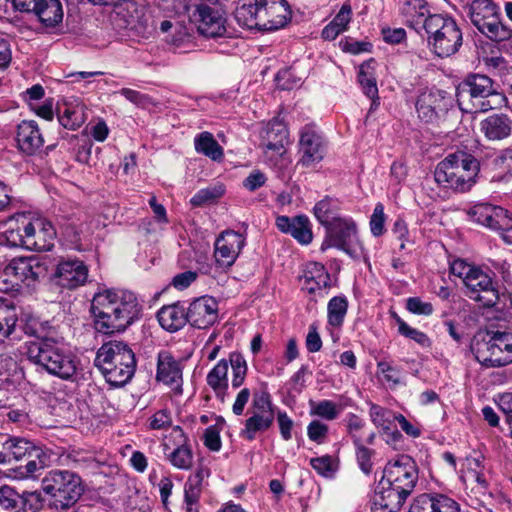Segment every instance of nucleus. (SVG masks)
Instances as JSON below:
<instances>
[{
    "label": "nucleus",
    "mask_w": 512,
    "mask_h": 512,
    "mask_svg": "<svg viewBox=\"0 0 512 512\" xmlns=\"http://www.w3.org/2000/svg\"><path fill=\"white\" fill-rule=\"evenodd\" d=\"M494 164L496 167L503 171L512 170V148H507L501 151V153L495 158Z\"/></svg>",
    "instance_id": "nucleus-64"
},
{
    "label": "nucleus",
    "mask_w": 512,
    "mask_h": 512,
    "mask_svg": "<svg viewBox=\"0 0 512 512\" xmlns=\"http://www.w3.org/2000/svg\"><path fill=\"white\" fill-rule=\"evenodd\" d=\"M195 150L214 161H219L223 158V148L214 139L210 132H202L196 136L194 140Z\"/></svg>",
    "instance_id": "nucleus-36"
},
{
    "label": "nucleus",
    "mask_w": 512,
    "mask_h": 512,
    "mask_svg": "<svg viewBox=\"0 0 512 512\" xmlns=\"http://www.w3.org/2000/svg\"><path fill=\"white\" fill-rule=\"evenodd\" d=\"M94 364L113 386L126 384L136 369L134 352L126 343L120 341L104 343L97 351Z\"/></svg>",
    "instance_id": "nucleus-6"
},
{
    "label": "nucleus",
    "mask_w": 512,
    "mask_h": 512,
    "mask_svg": "<svg viewBox=\"0 0 512 512\" xmlns=\"http://www.w3.org/2000/svg\"><path fill=\"white\" fill-rule=\"evenodd\" d=\"M353 443L356 447V456L360 469L365 474H369L372 471L371 457L373 450L365 447L358 437H354Z\"/></svg>",
    "instance_id": "nucleus-52"
},
{
    "label": "nucleus",
    "mask_w": 512,
    "mask_h": 512,
    "mask_svg": "<svg viewBox=\"0 0 512 512\" xmlns=\"http://www.w3.org/2000/svg\"><path fill=\"white\" fill-rule=\"evenodd\" d=\"M274 422V416L270 414H257L252 412V415L246 419L245 427L241 430L240 436L248 441H253L258 432L268 430Z\"/></svg>",
    "instance_id": "nucleus-35"
},
{
    "label": "nucleus",
    "mask_w": 512,
    "mask_h": 512,
    "mask_svg": "<svg viewBox=\"0 0 512 512\" xmlns=\"http://www.w3.org/2000/svg\"><path fill=\"white\" fill-rule=\"evenodd\" d=\"M186 311L190 325L206 329L217 321L218 303L213 297L202 296L192 301Z\"/></svg>",
    "instance_id": "nucleus-21"
},
{
    "label": "nucleus",
    "mask_w": 512,
    "mask_h": 512,
    "mask_svg": "<svg viewBox=\"0 0 512 512\" xmlns=\"http://www.w3.org/2000/svg\"><path fill=\"white\" fill-rule=\"evenodd\" d=\"M406 308L409 312L417 315L429 316L433 313V305L430 302H424L419 297H410L406 300Z\"/></svg>",
    "instance_id": "nucleus-56"
},
{
    "label": "nucleus",
    "mask_w": 512,
    "mask_h": 512,
    "mask_svg": "<svg viewBox=\"0 0 512 512\" xmlns=\"http://www.w3.org/2000/svg\"><path fill=\"white\" fill-rule=\"evenodd\" d=\"M234 15L248 29L275 31L289 23L292 11L286 0H239Z\"/></svg>",
    "instance_id": "nucleus-4"
},
{
    "label": "nucleus",
    "mask_w": 512,
    "mask_h": 512,
    "mask_svg": "<svg viewBox=\"0 0 512 512\" xmlns=\"http://www.w3.org/2000/svg\"><path fill=\"white\" fill-rule=\"evenodd\" d=\"M18 318L14 309L0 308V336L8 338L13 334Z\"/></svg>",
    "instance_id": "nucleus-51"
},
{
    "label": "nucleus",
    "mask_w": 512,
    "mask_h": 512,
    "mask_svg": "<svg viewBox=\"0 0 512 512\" xmlns=\"http://www.w3.org/2000/svg\"><path fill=\"white\" fill-rule=\"evenodd\" d=\"M326 230L321 250L335 247L352 257L357 256L356 247L359 245L357 226L351 218L335 219Z\"/></svg>",
    "instance_id": "nucleus-14"
},
{
    "label": "nucleus",
    "mask_w": 512,
    "mask_h": 512,
    "mask_svg": "<svg viewBox=\"0 0 512 512\" xmlns=\"http://www.w3.org/2000/svg\"><path fill=\"white\" fill-rule=\"evenodd\" d=\"M483 64L489 73L502 75L507 71L508 62L501 55H490L483 57Z\"/></svg>",
    "instance_id": "nucleus-54"
},
{
    "label": "nucleus",
    "mask_w": 512,
    "mask_h": 512,
    "mask_svg": "<svg viewBox=\"0 0 512 512\" xmlns=\"http://www.w3.org/2000/svg\"><path fill=\"white\" fill-rule=\"evenodd\" d=\"M464 284L467 288V296L484 307H493L499 300V292L492 278L479 268H476L465 277Z\"/></svg>",
    "instance_id": "nucleus-15"
},
{
    "label": "nucleus",
    "mask_w": 512,
    "mask_h": 512,
    "mask_svg": "<svg viewBox=\"0 0 512 512\" xmlns=\"http://www.w3.org/2000/svg\"><path fill=\"white\" fill-rule=\"evenodd\" d=\"M23 237L26 239V249L49 251L54 246L56 230L50 221L38 218L24 226Z\"/></svg>",
    "instance_id": "nucleus-18"
},
{
    "label": "nucleus",
    "mask_w": 512,
    "mask_h": 512,
    "mask_svg": "<svg viewBox=\"0 0 512 512\" xmlns=\"http://www.w3.org/2000/svg\"><path fill=\"white\" fill-rule=\"evenodd\" d=\"M54 276L58 285L74 289L85 284L88 277V268L83 261L67 259L57 265Z\"/></svg>",
    "instance_id": "nucleus-24"
},
{
    "label": "nucleus",
    "mask_w": 512,
    "mask_h": 512,
    "mask_svg": "<svg viewBox=\"0 0 512 512\" xmlns=\"http://www.w3.org/2000/svg\"><path fill=\"white\" fill-rule=\"evenodd\" d=\"M117 93L139 107L146 108L152 104V99L148 95L130 88H122Z\"/></svg>",
    "instance_id": "nucleus-59"
},
{
    "label": "nucleus",
    "mask_w": 512,
    "mask_h": 512,
    "mask_svg": "<svg viewBox=\"0 0 512 512\" xmlns=\"http://www.w3.org/2000/svg\"><path fill=\"white\" fill-rule=\"evenodd\" d=\"M244 245L245 237L242 234L233 230L222 232L215 242L214 257L217 264L222 267L233 265Z\"/></svg>",
    "instance_id": "nucleus-19"
},
{
    "label": "nucleus",
    "mask_w": 512,
    "mask_h": 512,
    "mask_svg": "<svg viewBox=\"0 0 512 512\" xmlns=\"http://www.w3.org/2000/svg\"><path fill=\"white\" fill-rule=\"evenodd\" d=\"M384 206L382 203H377L370 217V230L373 236L379 237L385 232Z\"/></svg>",
    "instance_id": "nucleus-53"
},
{
    "label": "nucleus",
    "mask_w": 512,
    "mask_h": 512,
    "mask_svg": "<svg viewBox=\"0 0 512 512\" xmlns=\"http://www.w3.org/2000/svg\"><path fill=\"white\" fill-rule=\"evenodd\" d=\"M49 266L50 260L47 257H16L5 266L4 275L17 285L31 287L47 276Z\"/></svg>",
    "instance_id": "nucleus-12"
},
{
    "label": "nucleus",
    "mask_w": 512,
    "mask_h": 512,
    "mask_svg": "<svg viewBox=\"0 0 512 512\" xmlns=\"http://www.w3.org/2000/svg\"><path fill=\"white\" fill-rule=\"evenodd\" d=\"M172 425L171 413L167 409H162L153 414L150 418V428L159 430L167 429Z\"/></svg>",
    "instance_id": "nucleus-61"
},
{
    "label": "nucleus",
    "mask_w": 512,
    "mask_h": 512,
    "mask_svg": "<svg viewBox=\"0 0 512 512\" xmlns=\"http://www.w3.org/2000/svg\"><path fill=\"white\" fill-rule=\"evenodd\" d=\"M209 475V468L204 466L203 464H199L195 473L189 476L188 480L186 481L184 491L193 492L201 495L202 482L205 478H208Z\"/></svg>",
    "instance_id": "nucleus-49"
},
{
    "label": "nucleus",
    "mask_w": 512,
    "mask_h": 512,
    "mask_svg": "<svg viewBox=\"0 0 512 512\" xmlns=\"http://www.w3.org/2000/svg\"><path fill=\"white\" fill-rule=\"evenodd\" d=\"M59 123L66 129L76 130L85 121L84 109L66 107L64 111L58 108Z\"/></svg>",
    "instance_id": "nucleus-45"
},
{
    "label": "nucleus",
    "mask_w": 512,
    "mask_h": 512,
    "mask_svg": "<svg viewBox=\"0 0 512 512\" xmlns=\"http://www.w3.org/2000/svg\"><path fill=\"white\" fill-rule=\"evenodd\" d=\"M194 16L198 22V31L204 37L214 39L231 38V33L225 26L226 19L218 8L200 4L196 8Z\"/></svg>",
    "instance_id": "nucleus-17"
},
{
    "label": "nucleus",
    "mask_w": 512,
    "mask_h": 512,
    "mask_svg": "<svg viewBox=\"0 0 512 512\" xmlns=\"http://www.w3.org/2000/svg\"><path fill=\"white\" fill-rule=\"evenodd\" d=\"M23 376L17 361L7 354H0V379L7 383H15Z\"/></svg>",
    "instance_id": "nucleus-41"
},
{
    "label": "nucleus",
    "mask_w": 512,
    "mask_h": 512,
    "mask_svg": "<svg viewBox=\"0 0 512 512\" xmlns=\"http://www.w3.org/2000/svg\"><path fill=\"white\" fill-rule=\"evenodd\" d=\"M186 315V307L178 302L162 307L157 313V318L162 328L169 332H175L188 322Z\"/></svg>",
    "instance_id": "nucleus-32"
},
{
    "label": "nucleus",
    "mask_w": 512,
    "mask_h": 512,
    "mask_svg": "<svg viewBox=\"0 0 512 512\" xmlns=\"http://www.w3.org/2000/svg\"><path fill=\"white\" fill-rule=\"evenodd\" d=\"M253 412L257 414L265 413L274 416L273 405L269 393H262L253 398Z\"/></svg>",
    "instance_id": "nucleus-60"
},
{
    "label": "nucleus",
    "mask_w": 512,
    "mask_h": 512,
    "mask_svg": "<svg viewBox=\"0 0 512 512\" xmlns=\"http://www.w3.org/2000/svg\"><path fill=\"white\" fill-rule=\"evenodd\" d=\"M288 142V129L284 122L279 119L271 120L262 135V145L266 149L265 152L273 151L282 155Z\"/></svg>",
    "instance_id": "nucleus-31"
},
{
    "label": "nucleus",
    "mask_w": 512,
    "mask_h": 512,
    "mask_svg": "<svg viewBox=\"0 0 512 512\" xmlns=\"http://www.w3.org/2000/svg\"><path fill=\"white\" fill-rule=\"evenodd\" d=\"M485 227L495 231H508L512 229V215L508 210L498 207L491 206L487 220L485 221Z\"/></svg>",
    "instance_id": "nucleus-37"
},
{
    "label": "nucleus",
    "mask_w": 512,
    "mask_h": 512,
    "mask_svg": "<svg viewBox=\"0 0 512 512\" xmlns=\"http://www.w3.org/2000/svg\"><path fill=\"white\" fill-rule=\"evenodd\" d=\"M423 32L429 50L439 58L455 55L463 45V32L457 21L448 14H433Z\"/></svg>",
    "instance_id": "nucleus-8"
},
{
    "label": "nucleus",
    "mask_w": 512,
    "mask_h": 512,
    "mask_svg": "<svg viewBox=\"0 0 512 512\" xmlns=\"http://www.w3.org/2000/svg\"><path fill=\"white\" fill-rule=\"evenodd\" d=\"M156 380L172 387L177 394L182 393V367L169 351L162 350L157 355Z\"/></svg>",
    "instance_id": "nucleus-22"
},
{
    "label": "nucleus",
    "mask_w": 512,
    "mask_h": 512,
    "mask_svg": "<svg viewBox=\"0 0 512 512\" xmlns=\"http://www.w3.org/2000/svg\"><path fill=\"white\" fill-rule=\"evenodd\" d=\"M395 319L398 324V331L401 335L414 340L422 347H429L431 345L429 337L424 332L412 328L397 315H395Z\"/></svg>",
    "instance_id": "nucleus-47"
},
{
    "label": "nucleus",
    "mask_w": 512,
    "mask_h": 512,
    "mask_svg": "<svg viewBox=\"0 0 512 512\" xmlns=\"http://www.w3.org/2000/svg\"><path fill=\"white\" fill-rule=\"evenodd\" d=\"M409 494L380 480L375 491L372 512H399Z\"/></svg>",
    "instance_id": "nucleus-25"
},
{
    "label": "nucleus",
    "mask_w": 512,
    "mask_h": 512,
    "mask_svg": "<svg viewBox=\"0 0 512 512\" xmlns=\"http://www.w3.org/2000/svg\"><path fill=\"white\" fill-rule=\"evenodd\" d=\"M479 172L480 163L473 155L457 151L437 164L434 179L443 188L466 193L476 184Z\"/></svg>",
    "instance_id": "nucleus-5"
},
{
    "label": "nucleus",
    "mask_w": 512,
    "mask_h": 512,
    "mask_svg": "<svg viewBox=\"0 0 512 512\" xmlns=\"http://www.w3.org/2000/svg\"><path fill=\"white\" fill-rule=\"evenodd\" d=\"M302 290L309 294L324 297V289L328 287L330 275L323 264L318 262H309L306 264L303 275L299 278Z\"/></svg>",
    "instance_id": "nucleus-27"
},
{
    "label": "nucleus",
    "mask_w": 512,
    "mask_h": 512,
    "mask_svg": "<svg viewBox=\"0 0 512 512\" xmlns=\"http://www.w3.org/2000/svg\"><path fill=\"white\" fill-rule=\"evenodd\" d=\"M468 16L477 30L488 39L502 42L512 38V29L501 21V11L493 0H473Z\"/></svg>",
    "instance_id": "nucleus-11"
},
{
    "label": "nucleus",
    "mask_w": 512,
    "mask_h": 512,
    "mask_svg": "<svg viewBox=\"0 0 512 512\" xmlns=\"http://www.w3.org/2000/svg\"><path fill=\"white\" fill-rule=\"evenodd\" d=\"M408 512H461V507L447 495L423 493L412 501Z\"/></svg>",
    "instance_id": "nucleus-23"
},
{
    "label": "nucleus",
    "mask_w": 512,
    "mask_h": 512,
    "mask_svg": "<svg viewBox=\"0 0 512 512\" xmlns=\"http://www.w3.org/2000/svg\"><path fill=\"white\" fill-rule=\"evenodd\" d=\"M382 485H389L411 494L418 481V469L411 457L401 455L389 461L381 478Z\"/></svg>",
    "instance_id": "nucleus-13"
},
{
    "label": "nucleus",
    "mask_w": 512,
    "mask_h": 512,
    "mask_svg": "<svg viewBox=\"0 0 512 512\" xmlns=\"http://www.w3.org/2000/svg\"><path fill=\"white\" fill-rule=\"evenodd\" d=\"M328 434V426L318 420L309 423L307 435L311 441L321 444L325 441Z\"/></svg>",
    "instance_id": "nucleus-58"
},
{
    "label": "nucleus",
    "mask_w": 512,
    "mask_h": 512,
    "mask_svg": "<svg viewBox=\"0 0 512 512\" xmlns=\"http://www.w3.org/2000/svg\"><path fill=\"white\" fill-rule=\"evenodd\" d=\"M358 81L365 93L369 98L374 99L378 95V88L376 79L364 71V67L361 66Z\"/></svg>",
    "instance_id": "nucleus-55"
},
{
    "label": "nucleus",
    "mask_w": 512,
    "mask_h": 512,
    "mask_svg": "<svg viewBox=\"0 0 512 512\" xmlns=\"http://www.w3.org/2000/svg\"><path fill=\"white\" fill-rule=\"evenodd\" d=\"M310 464L319 474L323 476H328L334 471L332 458L328 455L312 458L310 460Z\"/></svg>",
    "instance_id": "nucleus-62"
},
{
    "label": "nucleus",
    "mask_w": 512,
    "mask_h": 512,
    "mask_svg": "<svg viewBox=\"0 0 512 512\" xmlns=\"http://www.w3.org/2000/svg\"><path fill=\"white\" fill-rule=\"evenodd\" d=\"M348 310V301L344 296H335L328 302L327 313L329 325L340 328Z\"/></svg>",
    "instance_id": "nucleus-38"
},
{
    "label": "nucleus",
    "mask_w": 512,
    "mask_h": 512,
    "mask_svg": "<svg viewBox=\"0 0 512 512\" xmlns=\"http://www.w3.org/2000/svg\"><path fill=\"white\" fill-rule=\"evenodd\" d=\"M299 153L298 165L306 168L315 166L325 155L323 137L312 128L305 127L300 135Z\"/></svg>",
    "instance_id": "nucleus-20"
},
{
    "label": "nucleus",
    "mask_w": 512,
    "mask_h": 512,
    "mask_svg": "<svg viewBox=\"0 0 512 512\" xmlns=\"http://www.w3.org/2000/svg\"><path fill=\"white\" fill-rule=\"evenodd\" d=\"M311 414L324 418L326 420H334L338 417L339 411L336 404L331 400H322L319 402H311Z\"/></svg>",
    "instance_id": "nucleus-50"
},
{
    "label": "nucleus",
    "mask_w": 512,
    "mask_h": 512,
    "mask_svg": "<svg viewBox=\"0 0 512 512\" xmlns=\"http://www.w3.org/2000/svg\"><path fill=\"white\" fill-rule=\"evenodd\" d=\"M480 131L489 141H502L512 133V119L504 113H493L480 122Z\"/></svg>",
    "instance_id": "nucleus-30"
},
{
    "label": "nucleus",
    "mask_w": 512,
    "mask_h": 512,
    "mask_svg": "<svg viewBox=\"0 0 512 512\" xmlns=\"http://www.w3.org/2000/svg\"><path fill=\"white\" fill-rule=\"evenodd\" d=\"M51 462V453L24 438H9L0 450V465L7 467L15 479L33 478Z\"/></svg>",
    "instance_id": "nucleus-3"
},
{
    "label": "nucleus",
    "mask_w": 512,
    "mask_h": 512,
    "mask_svg": "<svg viewBox=\"0 0 512 512\" xmlns=\"http://www.w3.org/2000/svg\"><path fill=\"white\" fill-rule=\"evenodd\" d=\"M267 177L259 170L252 171L243 181V186L248 191L253 192L266 183Z\"/></svg>",
    "instance_id": "nucleus-63"
},
{
    "label": "nucleus",
    "mask_w": 512,
    "mask_h": 512,
    "mask_svg": "<svg viewBox=\"0 0 512 512\" xmlns=\"http://www.w3.org/2000/svg\"><path fill=\"white\" fill-rule=\"evenodd\" d=\"M337 209L336 202L330 197H325L316 203L313 211L317 220L327 228L332 221L340 219L336 216Z\"/></svg>",
    "instance_id": "nucleus-40"
},
{
    "label": "nucleus",
    "mask_w": 512,
    "mask_h": 512,
    "mask_svg": "<svg viewBox=\"0 0 512 512\" xmlns=\"http://www.w3.org/2000/svg\"><path fill=\"white\" fill-rule=\"evenodd\" d=\"M401 13L405 17V23L423 37V32L427 29L426 25L433 14L428 9L425 0H406L401 8Z\"/></svg>",
    "instance_id": "nucleus-29"
},
{
    "label": "nucleus",
    "mask_w": 512,
    "mask_h": 512,
    "mask_svg": "<svg viewBox=\"0 0 512 512\" xmlns=\"http://www.w3.org/2000/svg\"><path fill=\"white\" fill-rule=\"evenodd\" d=\"M476 360L485 367L512 363V332L487 331L477 334L471 344Z\"/></svg>",
    "instance_id": "nucleus-10"
},
{
    "label": "nucleus",
    "mask_w": 512,
    "mask_h": 512,
    "mask_svg": "<svg viewBox=\"0 0 512 512\" xmlns=\"http://www.w3.org/2000/svg\"><path fill=\"white\" fill-rule=\"evenodd\" d=\"M17 146L26 155H35L41 150L44 139L38 124L33 120H23L17 126Z\"/></svg>",
    "instance_id": "nucleus-26"
},
{
    "label": "nucleus",
    "mask_w": 512,
    "mask_h": 512,
    "mask_svg": "<svg viewBox=\"0 0 512 512\" xmlns=\"http://www.w3.org/2000/svg\"><path fill=\"white\" fill-rule=\"evenodd\" d=\"M41 488L56 509L73 507L84 493L79 474L67 469H52L41 480Z\"/></svg>",
    "instance_id": "nucleus-9"
},
{
    "label": "nucleus",
    "mask_w": 512,
    "mask_h": 512,
    "mask_svg": "<svg viewBox=\"0 0 512 512\" xmlns=\"http://www.w3.org/2000/svg\"><path fill=\"white\" fill-rule=\"evenodd\" d=\"M169 460L174 467L188 470L192 467L193 454L187 445L182 444L171 452Z\"/></svg>",
    "instance_id": "nucleus-46"
},
{
    "label": "nucleus",
    "mask_w": 512,
    "mask_h": 512,
    "mask_svg": "<svg viewBox=\"0 0 512 512\" xmlns=\"http://www.w3.org/2000/svg\"><path fill=\"white\" fill-rule=\"evenodd\" d=\"M90 311L96 331L111 335L124 332L137 320L141 306L133 292L105 290L94 295Z\"/></svg>",
    "instance_id": "nucleus-2"
},
{
    "label": "nucleus",
    "mask_w": 512,
    "mask_h": 512,
    "mask_svg": "<svg viewBox=\"0 0 512 512\" xmlns=\"http://www.w3.org/2000/svg\"><path fill=\"white\" fill-rule=\"evenodd\" d=\"M230 363L232 368V381L231 385L234 389L239 388L243 383L247 375V362L242 354L232 352L229 354L228 364Z\"/></svg>",
    "instance_id": "nucleus-42"
},
{
    "label": "nucleus",
    "mask_w": 512,
    "mask_h": 512,
    "mask_svg": "<svg viewBox=\"0 0 512 512\" xmlns=\"http://www.w3.org/2000/svg\"><path fill=\"white\" fill-rule=\"evenodd\" d=\"M228 361L221 359L207 374V384L213 389L216 396L224 401L228 389Z\"/></svg>",
    "instance_id": "nucleus-34"
},
{
    "label": "nucleus",
    "mask_w": 512,
    "mask_h": 512,
    "mask_svg": "<svg viewBox=\"0 0 512 512\" xmlns=\"http://www.w3.org/2000/svg\"><path fill=\"white\" fill-rule=\"evenodd\" d=\"M377 371L383 375L385 381L392 383L393 386L403 384L402 370L400 367L393 365L392 362L379 360L377 362Z\"/></svg>",
    "instance_id": "nucleus-48"
},
{
    "label": "nucleus",
    "mask_w": 512,
    "mask_h": 512,
    "mask_svg": "<svg viewBox=\"0 0 512 512\" xmlns=\"http://www.w3.org/2000/svg\"><path fill=\"white\" fill-rule=\"evenodd\" d=\"M0 238V245L26 248V239L23 237V232L19 229H10L4 233H0Z\"/></svg>",
    "instance_id": "nucleus-57"
},
{
    "label": "nucleus",
    "mask_w": 512,
    "mask_h": 512,
    "mask_svg": "<svg viewBox=\"0 0 512 512\" xmlns=\"http://www.w3.org/2000/svg\"><path fill=\"white\" fill-rule=\"evenodd\" d=\"M225 193V187L222 184L209 186L199 190L191 199L190 203L194 207H201L211 204L222 197Z\"/></svg>",
    "instance_id": "nucleus-43"
},
{
    "label": "nucleus",
    "mask_w": 512,
    "mask_h": 512,
    "mask_svg": "<svg viewBox=\"0 0 512 512\" xmlns=\"http://www.w3.org/2000/svg\"><path fill=\"white\" fill-rule=\"evenodd\" d=\"M457 102L466 112L488 111L500 106L505 96L494 81L484 74H470L457 87Z\"/></svg>",
    "instance_id": "nucleus-7"
},
{
    "label": "nucleus",
    "mask_w": 512,
    "mask_h": 512,
    "mask_svg": "<svg viewBox=\"0 0 512 512\" xmlns=\"http://www.w3.org/2000/svg\"><path fill=\"white\" fill-rule=\"evenodd\" d=\"M276 226L281 232L291 235L302 245L310 244L313 239L311 222L306 215L279 216L276 219Z\"/></svg>",
    "instance_id": "nucleus-28"
},
{
    "label": "nucleus",
    "mask_w": 512,
    "mask_h": 512,
    "mask_svg": "<svg viewBox=\"0 0 512 512\" xmlns=\"http://www.w3.org/2000/svg\"><path fill=\"white\" fill-rule=\"evenodd\" d=\"M24 502L17 491L7 485L0 486V512H24Z\"/></svg>",
    "instance_id": "nucleus-39"
},
{
    "label": "nucleus",
    "mask_w": 512,
    "mask_h": 512,
    "mask_svg": "<svg viewBox=\"0 0 512 512\" xmlns=\"http://www.w3.org/2000/svg\"><path fill=\"white\" fill-rule=\"evenodd\" d=\"M452 106V98L442 90L422 92L416 101L418 117L426 123H433L444 116Z\"/></svg>",
    "instance_id": "nucleus-16"
},
{
    "label": "nucleus",
    "mask_w": 512,
    "mask_h": 512,
    "mask_svg": "<svg viewBox=\"0 0 512 512\" xmlns=\"http://www.w3.org/2000/svg\"><path fill=\"white\" fill-rule=\"evenodd\" d=\"M24 333L35 337L27 344L28 360L49 374L63 380H73L78 369L77 357L66 348L64 340L48 321L28 320Z\"/></svg>",
    "instance_id": "nucleus-1"
},
{
    "label": "nucleus",
    "mask_w": 512,
    "mask_h": 512,
    "mask_svg": "<svg viewBox=\"0 0 512 512\" xmlns=\"http://www.w3.org/2000/svg\"><path fill=\"white\" fill-rule=\"evenodd\" d=\"M369 415L373 424L382 429V431L390 430V427L396 421L394 416H397V413L381 407L377 404H371L369 409Z\"/></svg>",
    "instance_id": "nucleus-44"
},
{
    "label": "nucleus",
    "mask_w": 512,
    "mask_h": 512,
    "mask_svg": "<svg viewBox=\"0 0 512 512\" xmlns=\"http://www.w3.org/2000/svg\"><path fill=\"white\" fill-rule=\"evenodd\" d=\"M33 14L46 28H55L61 24L64 15L60 0H44Z\"/></svg>",
    "instance_id": "nucleus-33"
}]
</instances>
